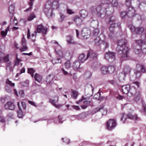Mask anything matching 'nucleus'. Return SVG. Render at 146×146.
I'll use <instances>...</instances> for the list:
<instances>
[{
	"label": "nucleus",
	"mask_w": 146,
	"mask_h": 146,
	"mask_svg": "<svg viewBox=\"0 0 146 146\" xmlns=\"http://www.w3.org/2000/svg\"><path fill=\"white\" fill-rule=\"evenodd\" d=\"M9 54H7L3 57V59L4 62H7L9 61Z\"/></svg>",
	"instance_id": "nucleus-41"
},
{
	"label": "nucleus",
	"mask_w": 146,
	"mask_h": 146,
	"mask_svg": "<svg viewBox=\"0 0 146 146\" xmlns=\"http://www.w3.org/2000/svg\"><path fill=\"white\" fill-rule=\"evenodd\" d=\"M142 42L143 41L141 40L136 41V43L137 44V45L134 50V52L136 54H139V56H140V55L142 53L141 44Z\"/></svg>",
	"instance_id": "nucleus-15"
},
{
	"label": "nucleus",
	"mask_w": 146,
	"mask_h": 146,
	"mask_svg": "<svg viewBox=\"0 0 146 146\" xmlns=\"http://www.w3.org/2000/svg\"><path fill=\"white\" fill-rule=\"evenodd\" d=\"M122 88L123 93L125 94L130 93L131 95H132L136 92L135 88L133 86H131L129 85L123 86Z\"/></svg>",
	"instance_id": "nucleus-9"
},
{
	"label": "nucleus",
	"mask_w": 146,
	"mask_h": 146,
	"mask_svg": "<svg viewBox=\"0 0 146 146\" xmlns=\"http://www.w3.org/2000/svg\"><path fill=\"white\" fill-rule=\"evenodd\" d=\"M127 43V41L125 39L119 40L117 48L119 56L124 60H127L129 56V49L128 47L125 46Z\"/></svg>",
	"instance_id": "nucleus-1"
},
{
	"label": "nucleus",
	"mask_w": 146,
	"mask_h": 146,
	"mask_svg": "<svg viewBox=\"0 0 146 146\" xmlns=\"http://www.w3.org/2000/svg\"><path fill=\"white\" fill-rule=\"evenodd\" d=\"M90 31L87 28H84L82 31V35L84 39H87L90 36Z\"/></svg>",
	"instance_id": "nucleus-16"
},
{
	"label": "nucleus",
	"mask_w": 146,
	"mask_h": 146,
	"mask_svg": "<svg viewBox=\"0 0 146 146\" xmlns=\"http://www.w3.org/2000/svg\"><path fill=\"white\" fill-rule=\"evenodd\" d=\"M80 62L78 61H75L73 64V66L74 69H77L80 67Z\"/></svg>",
	"instance_id": "nucleus-31"
},
{
	"label": "nucleus",
	"mask_w": 146,
	"mask_h": 146,
	"mask_svg": "<svg viewBox=\"0 0 146 146\" xmlns=\"http://www.w3.org/2000/svg\"><path fill=\"white\" fill-rule=\"evenodd\" d=\"M53 64H54L58 63H61V61L60 58H58L57 59L54 58L52 60Z\"/></svg>",
	"instance_id": "nucleus-36"
},
{
	"label": "nucleus",
	"mask_w": 146,
	"mask_h": 146,
	"mask_svg": "<svg viewBox=\"0 0 146 146\" xmlns=\"http://www.w3.org/2000/svg\"><path fill=\"white\" fill-rule=\"evenodd\" d=\"M6 83L9 85L11 87H14L15 86V84L12 83L11 81L9 80V79H7L6 81Z\"/></svg>",
	"instance_id": "nucleus-44"
},
{
	"label": "nucleus",
	"mask_w": 146,
	"mask_h": 146,
	"mask_svg": "<svg viewBox=\"0 0 146 146\" xmlns=\"http://www.w3.org/2000/svg\"><path fill=\"white\" fill-rule=\"evenodd\" d=\"M127 117L133 120H137L139 119L136 114L132 115L130 113L127 115Z\"/></svg>",
	"instance_id": "nucleus-24"
},
{
	"label": "nucleus",
	"mask_w": 146,
	"mask_h": 146,
	"mask_svg": "<svg viewBox=\"0 0 146 146\" xmlns=\"http://www.w3.org/2000/svg\"><path fill=\"white\" fill-rule=\"evenodd\" d=\"M28 72L31 75L32 77H33L34 74L35 72L33 68H29L28 69Z\"/></svg>",
	"instance_id": "nucleus-42"
},
{
	"label": "nucleus",
	"mask_w": 146,
	"mask_h": 146,
	"mask_svg": "<svg viewBox=\"0 0 146 146\" xmlns=\"http://www.w3.org/2000/svg\"><path fill=\"white\" fill-rule=\"evenodd\" d=\"M22 61V60L18 58L17 57V55L16 56V58L15 60L14 65L15 66H18L19 64Z\"/></svg>",
	"instance_id": "nucleus-40"
},
{
	"label": "nucleus",
	"mask_w": 146,
	"mask_h": 146,
	"mask_svg": "<svg viewBox=\"0 0 146 146\" xmlns=\"http://www.w3.org/2000/svg\"><path fill=\"white\" fill-rule=\"evenodd\" d=\"M54 78V76L52 74L49 75L47 78L46 82L50 84L51 82Z\"/></svg>",
	"instance_id": "nucleus-35"
},
{
	"label": "nucleus",
	"mask_w": 146,
	"mask_h": 146,
	"mask_svg": "<svg viewBox=\"0 0 146 146\" xmlns=\"http://www.w3.org/2000/svg\"><path fill=\"white\" fill-rule=\"evenodd\" d=\"M32 54V52H31L29 53H23L22 54V55L24 56V55H28V56H31Z\"/></svg>",
	"instance_id": "nucleus-60"
},
{
	"label": "nucleus",
	"mask_w": 146,
	"mask_h": 146,
	"mask_svg": "<svg viewBox=\"0 0 146 146\" xmlns=\"http://www.w3.org/2000/svg\"><path fill=\"white\" fill-rule=\"evenodd\" d=\"M115 70L114 66H110L108 67V73H112L114 72Z\"/></svg>",
	"instance_id": "nucleus-32"
},
{
	"label": "nucleus",
	"mask_w": 146,
	"mask_h": 146,
	"mask_svg": "<svg viewBox=\"0 0 146 146\" xmlns=\"http://www.w3.org/2000/svg\"><path fill=\"white\" fill-rule=\"evenodd\" d=\"M30 0V2L29 3V5L30 6V7L28 8L27 9H26L25 11H29L31 10V9H32V7L33 5V3L32 1L34 0Z\"/></svg>",
	"instance_id": "nucleus-47"
},
{
	"label": "nucleus",
	"mask_w": 146,
	"mask_h": 146,
	"mask_svg": "<svg viewBox=\"0 0 146 146\" xmlns=\"http://www.w3.org/2000/svg\"><path fill=\"white\" fill-rule=\"evenodd\" d=\"M6 109L13 110L15 108L14 105L11 102H8L5 105Z\"/></svg>",
	"instance_id": "nucleus-19"
},
{
	"label": "nucleus",
	"mask_w": 146,
	"mask_h": 146,
	"mask_svg": "<svg viewBox=\"0 0 146 146\" xmlns=\"http://www.w3.org/2000/svg\"><path fill=\"white\" fill-rule=\"evenodd\" d=\"M58 101V98L57 97V100H50V102L52 104L53 106H54L56 108H59L62 106V105L60 104H56V103H57Z\"/></svg>",
	"instance_id": "nucleus-22"
},
{
	"label": "nucleus",
	"mask_w": 146,
	"mask_h": 146,
	"mask_svg": "<svg viewBox=\"0 0 146 146\" xmlns=\"http://www.w3.org/2000/svg\"><path fill=\"white\" fill-rule=\"evenodd\" d=\"M109 3V1H106L105 3L101 4L100 6L96 9H94V7L92 8L91 10L92 13H95L98 16H100L102 14L106 13V9L108 7V3Z\"/></svg>",
	"instance_id": "nucleus-4"
},
{
	"label": "nucleus",
	"mask_w": 146,
	"mask_h": 146,
	"mask_svg": "<svg viewBox=\"0 0 146 146\" xmlns=\"http://www.w3.org/2000/svg\"><path fill=\"white\" fill-rule=\"evenodd\" d=\"M5 122V120L4 117H0V122L4 123Z\"/></svg>",
	"instance_id": "nucleus-63"
},
{
	"label": "nucleus",
	"mask_w": 146,
	"mask_h": 146,
	"mask_svg": "<svg viewBox=\"0 0 146 146\" xmlns=\"http://www.w3.org/2000/svg\"><path fill=\"white\" fill-rule=\"evenodd\" d=\"M129 12L128 13L125 11H122L121 13V16L122 19L125 18V17L127 15L128 16L131 17L135 15V10L131 7H129L128 8Z\"/></svg>",
	"instance_id": "nucleus-11"
},
{
	"label": "nucleus",
	"mask_w": 146,
	"mask_h": 146,
	"mask_svg": "<svg viewBox=\"0 0 146 146\" xmlns=\"http://www.w3.org/2000/svg\"><path fill=\"white\" fill-rule=\"evenodd\" d=\"M116 125V121L113 119H110L106 123L107 129L109 130H111L114 129Z\"/></svg>",
	"instance_id": "nucleus-13"
},
{
	"label": "nucleus",
	"mask_w": 146,
	"mask_h": 146,
	"mask_svg": "<svg viewBox=\"0 0 146 146\" xmlns=\"http://www.w3.org/2000/svg\"><path fill=\"white\" fill-rule=\"evenodd\" d=\"M80 15L84 19L87 17L88 13L85 10H82L80 12Z\"/></svg>",
	"instance_id": "nucleus-29"
},
{
	"label": "nucleus",
	"mask_w": 146,
	"mask_h": 146,
	"mask_svg": "<svg viewBox=\"0 0 146 146\" xmlns=\"http://www.w3.org/2000/svg\"><path fill=\"white\" fill-rule=\"evenodd\" d=\"M1 34L2 37H5L7 35V33L5 31H3L1 32Z\"/></svg>",
	"instance_id": "nucleus-54"
},
{
	"label": "nucleus",
	"mask_w": 146,
	"mask_h": 146,
	"mask_svg": "<svg viewBox=\"0 0 146 146\" xmlns=\"http://www.w3.org/2000/svg\"><path fill=\"white\" fill-rule=\"evenodd\" d=\"M72 90V97L74 99H76L78 95V92L75 90Z\"/></svg>",
	"instance_id": "nucleus-38"
},
{
	"label": "nucleus",
	"mask_w": 146,
	"mask_h": 146,
	"mask_svg": "<svg viewBox=\"0 0 146 146\" xmlns=\"http://www.w3.org/2000/svg\"><path fill=\"white\" fill-rule=\"evenodd\" d=\"M135 96V99L136 101H139L141 98V95L139 92H135V94L131 96Z\"/></svg>",
	"instance_id": "nucleus-25"
},
{
	"label": "nucleus",
	"mask_w": 146,
	"mask_h": 146,
	"mask_svg": "<svg viewBox=\"0 0 146 146\" xmlns=\"http://www.w3.org/2000/svg\"><path fill=\"white\" fill-rule=\"evenodd\" d=\"M103 106H101L100 107H98L97 108H96L94 110H93L92 113H96L97 112L100 111L101 110H103Z\"/></svg>",
	"instance_id": "nucleus-37"
},
{
	"label": "nucleus",
	"mask_w": 146,
	"mask_h": 146,
	"mask_svg": "<svg viewBox=\"0 0 146 146\" xmlns=\"http://www.w3.org/2000/svg\"><path fill=\"white\" fill-rule=\"evenodd\" d=\"M21 44L22 46H26V41L24 38H23L22 39Z\"/></svg>",
	"instance_id": "nucleus-55"
},
{
	"label": "nucleus",
	"mask_w": 146,
	"mask_h": 146,
	"mask_svg": "<svg viewBox=\"0 0 146 146\" xmlns=\"http://www.w3.org/2000/svg\"><path fill=\"white\" fill-rule=\"evenodd\" d=\"M130 72V68L128 67H126L124 68L123 70L124 76H125Z\"/></svg>",
	"instance_id": "nucleus-34"
},
{
	"label": "nucleus",
	"mask_w": 146,
	"mask_h": 146,
	"mask_svg": "<svg viewBox=\"0 0 146 146\" xmlns=\"http://www.w3.org/2000/svg\"><path fill=\"white\" fill-rule=\"evenodd\" d=\"M115 53L112 52H106L105 55V58L109 62H111L115 59Z\"/></svg>",
	"instance_id": "nucleus-14"
},
{
	"label": "nucleus",
	"mask_w": 146,
	"mask_h": 146,
	"mask_svg": "<svg viewBox=\"0 0 146 146\" xmlns=\"http://www.w3.org/2000/svg\"><path fill=\"white\" fill-rule=\"evenodd\" d=\"M99 30L98 29H95L93 32V35L94 37L97 36L99 33Z\"/></svg>",
	"instance_id": "nucleus-45"
},
{
	"label": "nucleus",
	"mask_w": 146,
	"mask_h": 146,
	"mask_svg": "<svg viewBox=\"0 0 146 146\" xmlns=\"http://www.w3.org/2000/svg\"><path fill=\"white\" fill-rule=\"evenodd\" d=\"M29 82L28 81H27L24 83V84L23 86H25L28 87L29 86Z\"/></svg>",
	"instance_id": "nucleus-64"
},
{
	"label": "nucleus",
	"mask_w": 146,
	"mask_h": 146,
	"mask_svg": "<svg viewBox=\"0 0 146 146\" xmlns=\"http://www.w3.org/2000/svg\"><path fill=\"white\" fill-rule=\"evenodd\" d=\"M19 104V102H18L17 103V106L19 110L17 111V113L18 117L19 118H21L23 117V112L21 110Z\"/></svg>",
	"instance_id": "nucleus-26"
},
{
	"label": "nucleus",
	"mask_w": 146,
	"mask_h": 146,
	"mask_svg": "<svg viewBox=\"0 0 146 146\" xmlns=\"http://www.w3.org/2000/svg\"><path fill=\"white\" fill-rule=\"evenodd\" d=\"M19 94L21 97H24L25 96L24 92L23 90H20L19 92Z\"/></svg>",
	"instance_id": "nucleus-53"
},
{
	"label": "nucleus",
	"mask_w": 146,
	"mask_h": 146,
	"mask_svg": "<svg viewBox=\"0 0 146 146\" xmlns=\"http://www.w3.org/2000/svg\"><path fill=\"white\" fill-rule=\"evenodd\" d=\"M58 118L59 119V122L60 123H62L65 120V119L61 116H58Z\"/></svg>",
	"instance_id": "nucleus-52"
},
{
	"label": "nucleus",
	"mask_w": 146,
	"mask_h": 146,
	"mask_svg": "<svg viewBox=\"0 0 146 146\" xmlns=\"http://www.w3.org/2000/svg\"><path fill=\"white\" fill-rule=\"evenodd\" d=\"M102 74H106L108 73V67L106 66H102L101 68Z\"/></svg>",
	"instance_id": "nucleus-33"
},
{
	"label": "nucleus",
	"mask_w": 146,
	"mask_h": 146,
	"mask_svg": "<svg viewBox=\"0 0 146 146\" xmlns=\"http://www.w3.org/2000/svg\"><path fill=\"white\" fill-rule=\"evenodd\" d=\"M83 102L84 105H81V107L82 109H85L91 103V101L90 100L89 98H85L83 96L82 99L79 100L76 102V104H78L80 102Z\"/></svg>",
	"instance_id": "nucleus-12"
},
{
	"label": "nucleus",
	"mask_w": 146,
	"mask_h": 146,
	"mask_svg": "<svg viewBox=\"0 0 146 146\" xmlns=\"http://www.w3.org/2000/svg\"><path fill=\"white\" fill-rule=\"evenodd\" d=\"M27 49L28 47L27 46H22V47L20 48V50L21 52H23L27 51Z\"/></svg>",
	"instance_id": "nucleus-50"
},
{
	"label": "nucleus",
	"mask_w": 146,
	"mask_h": 146,
	"mask_svg": "<svg viewBox=\"0 0 146 146\" xmlns=\"http://www.w3.org/2000/svg\"><path fill=\"white\" fill-rule=\"evenodd\" d=\"M97 56L96 54L93 52V51L91 50H90L88 51L87 54L86 58H90L94 59L96 58Z\"/></svg>",
	"instance_id": "nucleus-17"
},
{
	"label": "nucleus",
	"mask_w": 146,
	"mask_h": 146,
	"mask_svg": "<svg viewBox=\"0 0 146 146\" xmlns=\"http://www.w3.org/2000/svg\"><path fill=\"white\" fill-rule=\"evenodd\" d=\"M34 78L35 80L38 82L41 81L42 77L37 73H36L35 75Z\"/></svg>",
	"instance_id": "nucleus-28"
},
{
	"label": "nucleus",
	"mask_w": 146,
	"mask_h": 146,
	"mask_svg": "<svg viewBox=\"0 0 146 146\" xmlns=\"http://www.w3.org/2000/svg\"><path fill=\"white\" fill-rule=\"evenodd\" d=\"M86 55L84 53L80 54L78 57V60L80 62H84L88 58H86V57L85 58Z\"/></svg>",
	"instance_id": "nucleus-21"
},
{
	"label": "nucleus",
	"mask_w": 146,
	"mask_h": 146,
	"mask_svg": "<svg viewBox=\"0 0 146 146\" xmlns=\"http://www.w3.org/2000/svg\"><path fill=\"white\" fill-rule=\"evenodd\" d=\"M64 139H65V140L64 141L67 144H69L70 143V141L69 139H67V138H62V140L63 141H64Z\"/></svg>",
	"instance_id": "nucleus-56"
},
{
	"label": "nucleus",
	"mask_w": 146,
	"mask_h": 146,
	"mask_svg": "<svg viewBox=\"0 0 146 146\" xmlns=\"http://www.w3.org/2000/svg\"><path fill=\"white\" fill-rule=\"evenodd\" d=\"M129 27L131 31L133 33L135 32L136 33L141 34L143 33L142 36H143L144 38H146V30H145L144 28L142 27H135L132 25H130Z\"/></svg>",
	"instance_id": "nucleus-7"
},
{
	"label": "nucleus",
	"mask_w": 146,
	"mask_h": 146,
	"mask_svg": "<svg viewBox=\"0 0 146 146\" xmlns=\"http://www.w3.org/2000/svg\"><path fill=\"white\" fill-rule=\"evenodd\" d=\"M63 73L65 75H67L68 74V73L67 71L64 70L62 68L61 69Z\"/></svg>",
	"instance_id": "nucleus-61"
},
{
	"label": "nucleus",
	"mask_w": 146,
	"mask_h": 146,
	"mask_svg": "<svg viewBox=\"0 0 146 146\" xmlns=\"http://www.w3.org/2000/svg\"><path fill=\"white\" fill-rule=\"evenodd\" d=\"M111 5L113 7H116L118 5V2L117 0H112L111 2Z\"/></svg>",
	"instance_id": "nucleus-39"
},
{
	"label": "nucleus",
	"mask_w": 146,
	"mask_h": 146,
	"mask_svg": "<svg viewBox=\"0 0 146 146\" xmlns=\"http://www.w3.org/2000/svg\"><path fill=\"white\" fill-rule=\"evenodd\" d=\"M91 73L89 72H86L85 74V76L86 78H89L91 76Z\"/></svg>",
	"instance_id": "nucleus-51"
},
{
	"label": "nucleus",
	"mask_w": 146,
	"mask_h": 146,
	"mask_svg": "<svg viewBox=\"0 0 146 146\" xmlns=\"http://www.w3.org/2000/svg\"><path fill=\"white\" fill-rule=\"evenodd\" d=\"M108 23L110 25L109 27L110 32L109 34V37L110 38L112 39L114 36V30L117 29H120V23H117V20L114 16L111 17Z\"/></svg>",
	"instance_id": "nucleus-2"
},
{
	"label": "nucleus",
	"mask_w": 146,
	"mask_h": 146,
	"mask_svg": "<svg viewBox=\"0 0 146 146\" xmlns=\"http://www.w3.org/2000/svg\"><path fill=\"white\" fill-rule=\"evenodd\" d=\"M51 6V2L49 1L46 3L44 9V12L48 18L52 17L53 15V9Z\"/></svg>",
	"instance_id": "nucleus-8"
},
{
	"label": "nucleus",
	"mask_w": 146,
	"mask_h": 146,
	"mask_svg": "<svg viewBox=\"0 0 146 146\" xmlns=\"http://www.w3.org/2000/svg\"><path fill=\"white\" fill-rule=\"evenodd\" d=\"M72 107L73 108H74V109L76 110H78L80 109L79 107L78 106H72Z\"/></svg>",
	"instance_id": "nucleus-62"
},
{
	"label": "nucleus",
	"mask_w": 146,
	"mask_h": 146,
	"mask_svg": "<svg viewBox=\"0 0 146 146\" xmlns=\"http://www.w3.org/2000/svg\"><path fill=\"white\" fill-rule=\"evenodd\" d=\"M65 65L66 68L67 69L70 68L71 66V64L70 61L68 60L65 63Z\"/></svg>",
	"instance_id": "nucleus-43"
},
{
	"label": "nucleus",
	"mask_w": 146,
	"mask_h": 146,
	"mask_svg": "<svg viewBox=\"0 0 146 146\" xmlns=\"http://www.w3.org/2000/svg\"><path fill=\"white\" fill-rule=\"evenodd\" d=\"M6 69L10 72L12 71L13 68L11 62L7 63L6 64Z\"/></svg>",
	"instance_id": "nucleus-20"
},
{
	"label": "nucleus",
	"mask_w": 146,
	"mask_h": 146,
	"mask_svg": "<svg viewBox=\"0 0 146 146\" xmlns=\"http://www.w3.org/2000/svg\"><path fill=\"white\" fill-rule=\"evenodd\" d=\"M141 49H142V53L143 52V53H146V45L145 44H143V42L141 44Z\"/></svg>",
	"instance_id": "nucleus-48"
},
{
	"label": "nucleus",
	"mask_w": 146,
	"mask_h": 146,
	"mask_svg": "<svg viewBox=\"0 0 146 146\" xmlns=\"http://www.w3.org/2000/svg\"><path fill=\"white\" fill-rule=\"evenodd\" d=\"M126 4L127 6L129 7L130 6L131 4L130 0H126Z\"/></svg>",
	"instance_id": "nucleus-59"
},
{
	"label": "nucleus",
	"mask_w": 146,
	"mask_h": 146,
	"mask_svg": "<svg viewBox=\"0 0 146 146\" xmlns=\"http://www.w3.org/2000/svg\"><path fill=\"white\" fill-rule=\"evenodd\" d=\"M136 69V70L134 72V75L136 78H139L141 75V72L144 73L146 70L145 66L142 64H137Z\"/></svg>",
	"instance_id": "nucleus-10"
},
{
	"label": "nucleus",
	"mask_w": 146,
	"mask_h": 146,
	"mask_svg": "<svg viewBox=\"0 0 146 146\" xmlns=\"http://www.w3.org/2000/svg\"><path fill=\"white\" fill-rule=\"evenodd\" d=\"M36 17L35 16L34 13H31L30 16L28 17V20L29 21H31L34 19Z\"/></svg>",
	"instance_id": "nucleus-46"
},
{
	"label": "nucleus",
	"mask_w": 146,
	"mask_h": 146,
	"mask_svg": "<svg viewBox=\"0 0 146 146\" xmlns=\"http://www.w3.org/2000/svg\"><path fill=\"white\" fill-rule=\"evenodd\" d=\"M60 21L61 22H62L64 19V18L65 16L63 14H62V13L60 14Z\"/></svg>",
	"instance_id": "nucleus-57"
},
{
	"label": "nucleus",
	"mask_w": 146,
	"mask_h": 146,
	"mask_svg": "<svg viewBox=\"0 0 146 146\" xmlns=\"http://www.w3.org/2000/svg\"><path fill=\"white\" fill-rule=\"evenodd\" d=\"M47 32V28L46 27H44L42 24H40L37 26L36 31H35L34 33L32 35L30 36V31L29 29H28L27 37L28 38L30 37L32 38L34 36H36L37 33H42L44 34H46Z\"/></svg>",
	"instance_id": "nucleus-6"
},
{
	"label": "nucleus",
	"mask_w": 146,
	"mask_h": 146,
	"mask_svg": "<svg viewBox=\"0 0 146 146\" xmlns=\"http://www.w3.org/2000/svg\"><path fill=\"white\" fill-rule=\"evenodd\" d=\"M106 36L102 33L100 36L94 39V42L95 45L98 46L100 45L101 48L105 50L109 47V44L105 40Z\"/></svg>",
	"instance_id": "nucleus-5"
},
{
	"label": "nucleus",
	"mask_w": 146,
	"mask_h": 146,
	"mask_svg": "<svg viewBox=\"0 0 146 146\" xmlns=\"http://www.w3.org/2000/svg\"><path fill=\"white\" fill-rule=\"evenodd\" d=\"M51 43L54 44L55 51L58 56L60 58H66L70 56L69 52L67 51H63L61 46L55 40H52Z\"/></svg>",
	"instance_id": "nucleus-3"
},
{
	"label": "nucleus",
	"mask_w": 146,
	"mask_h": 146,
	"mask_svg": "<svg viewBox=\"0 0 146 146\" xmlns=\"http://www.w3.org/2000/svg\"><path fill=\"white\" fill-rule=\"evenodd\" d=\"M51 7L53 9H58L59 6V2L57 1H54L52 3H51Z\"/></svg>",
	"instance_id": "nucleus-23"
},
{
	"label": "nucleus",
	"mask_w": 146,
	"mask_h": 146,
	"mask_svg": "<svg viewBox=\"0 0 146 146\" xmlns=\"http://www.w3.org/2000/svg\"><path fill=\"white\" fill-rule=\"evenodd\" d=\"M126 119V115L124 113H123L121 118V120L123 123H125Z\"/></svg>",
	"instance_id": "nucleus-49"
},
{
	"label": "nucleus",
	"mask_w": 146,
	"mask_h": 146,
	"mask_svg": "<svg viewBox=\"0 0 146 146\" xmlns=\"http://www.w3.org/2000/svg\"><path fill=\"white\" fill-rule=\"evenodd\" d=\"M15 6L14 4H12L10 5L9 7V11L10 14L13 15L14 13Z\"/></svg>",
	"instance_id": "nucleus-27"
},
{
	"label": "nucleus",
	"mask_w": 146,
	"mask_h": 146,
	"mask_svg": "<svg viewBox=\"0 0 146 146\" xmlns=\"http://www.w3.org/2000/svg\"><path fill=\"white\" fill-rule=\"evenodd\" d=\"M74 21L77 25H80L82 22L81 19L78 16H76L75 17Z\"/></svg>",
	"instance_id": "nucleus-30"
},
{
	"label": "nucleus",
	"mask_w": 146,
	"mask_h": 146,
	"mask_svg": "<svg viewBox=\"0 0 146 146\" xmlns=\"http://www.w3.org/2000/svg\"><path fill=\"white\" fill-rule=\"evenodd\" d=\"M5 90L6 91L8 92H10L11 91V89L10 88L7 86H5Z\"/></svg>",
	"instance_id": "nucleus-58"
},
{
	"label": "nucleus",
	"mask_w": 146,
	"mask_h": 146,
	"mask_svg": "<svg viewBox=\"0 0 146 146\" xmlns=\"http://www.w3.org/2000/svg\"><path fill=\"white\" fill-rule=\"evenodd\" d=\"M66 38V41L68 44H74L76 43V42L74 41L73 38L72 36H67Z\"/></svg>",
	"instance_id": "nucleus-18"
}]
</instances>
